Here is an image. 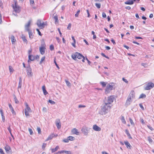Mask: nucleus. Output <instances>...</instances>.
I'll return each instance as SVG.
<instances>
[{
  "mask_svg": "<svg viewBox=\"0 0 154 154\" xmlns=\"http://www.w3.org/2000/svg\"><path fill=\"white\" fill-rule=\"evenodd\" d=\"M111 106L110 104L105 103L103 106L102 107L101 111L99 113L100 114L103 115L106 114L111 108Z\"/></svg>",
  "mask_w": 154,
  "mask_h": 154,
  "instance_id": "1",
  "label": "nucleus"
},
{
  "mask_svg": "<svg viewBox=\"0 0 154 154\" xmlns=\"http://www.w3.org/2000/svg\"><path fill=\"white\" fill-rule=\"evenodd\" d=\"M114 85L115 84L113 82L110 83L108 84L105 89V93L106 94L109 93L111 90H113Z\"/></svg>",
  "mask_w": 154,
  "mask_h": 154,
  "instance_id": "2",
  "label": "nucleus"
},
{
  "mask_svg": "<svg viewBox=\"0 0 154 154\" xmlns=\"http://www.w3.org/2000/svg\"><path fill=\"white\" fill-rule=\"evenodd\" d=\"M25 104L26 107L24 109L25 115L26 117L29 116H30L29 113L31 112L32 110L27 103H25Z\"/></svg>",
  "mask_w": 154,
  "mask_h": 154,
  "instance_id": "3",
  "label": "nucleus"
},
{
  "mask_svg": "<svg viewBox=\"0 0 154 154\" xmlns=\"http://www.w3.org/2000/svg\"><path fill=\"white\" fill-rule=\"evenodd\" d=\"M13 8L16 13H19L20 11V7L17 5L16 1L14 2V4L13 5Z\"/></svg>",
  "mask_w": 154,
  "mask_h": 154,
  "instance_id": "4",
  "label": "nucleus"
},
{
  "mask_svg": "<svg viewBox=\"0 0 154 154\" xmlns=\"http://www.w3.org/2000/svg\"><path fill=\"white\" fill-rule=\"evenodd\" d=\"M46 45L44 42H42L41 44V47L39 48V51L41 54L43 55L45 53V46Z\"/></svg>",
  "mask_w": 154,
  "mask_h": 154,
  "instance_id": "5",
  "label": "nucleus"
},
{
  "mask_svg": "<svg viewBox=\"0 0 154 154\" xmlns=\"http://www.w3.org/2000/svg\"><path fill=\"white\" fill-rule=\"evenodd\" d=\"M90 129L86 126H83L82 129L81 131L85 135H87L88 133V132Z\"/></svg>",
  "mask_w": 154,
  "mask_h": 154,
  "instance_id": "6",
  "label": "nucleus"
},
{
  "mask_svg": "<svg viewBox=\"0 0 154 154\" xmlns=\"http://www.w3.org/2000/svg\"><path fill=\"white\" fill-rule=\"evenodd\" d=\"M154 87L153 83L149 82L146 84V86L145 88V90H149Z\"/></svg>",
  "mask_w": 154,
  "mask_h": 154,
  "instance_id": "7",
  "label": "nucleus"
},
{
  "mask_svg": "<svg viewBox=\"0 0 154 154\" xmlns=\"http://www.w3.org/2000/svg\"><path fill=\"white\" fill-rule=\"evenodd\" d=\"M37 25L38 27L42 29L43 28H44L45 24V23L44 22L42 23L41 20H38L37 21Z\"/></svg>",
  "mask_w": 154,
  "mask_h": 154,
  "instance_id": "8",
  "label": "nucleus"
},
{
  "mask_svg": "<svg viewBox=\"0 0 154 154\" xmlns=\"http://www.w3.org/2000/svg\"><path fill=\"white\" fill-rule=\"evenodd\" d=\"M114 99L113 96H111L108 97L107 102L106 103L109 104H111L113 102Z\"/></svg>",
  "mask_w": 154,
  "mask_h": 154,
  "instance_id": "9",
  "label": "nucleus"
},
{
  "mask_svg": "<svg viewBox=\"0 0 154 154\" xmlns=\"http://www.w3.org/2000/svg\"><path fill=\"white\" fill-rule=\"evenodd\" d=\"M26 72L28 76H31L32 75V69L29 66L27 68Z\"/></svg>",
  "mask_w": 154,
  "mask_h": 154,
  "instance_id": "10",
  "label": "nucleus"
},
{
  "mask_svg": "<svg viewBox=\"0 0 154 154\" xmlns=\"http://www.w3.org/2000/svg\"><path fill=\"white\" fill-rule=\"evenodd\" d=\"M31 21V20H29L25 26V30L27 31H29V30H30L29 27L30 26Z\"/></svg>",
  "mask_w": 154,
  "mask_h": 154,
  "instance_id": "11",
  "label": "nucleus"
},
{
  "mask_svg": "<svg viewBox=\"0 0 154 154\" xmlns=\"http://www.w3.org/2000/svg\"><path fill=\"white\" fill-rule=\"evenodd\" d=\"M55 123L58 129H59L60 128L61 125L60 120L59 119H57Z\"/></svg>",
  "mask_w": 154,
  "mask_h": 154,
  "instance_id": "12",
  "label": "nucleus"
},
{
  "mask_svg": "<svg viewBox=\"0 0 154 154\" xmlns=\"http://www.w3.org/2000/svg\"><path fill=\"white\" fill-rule=\"evenodd\" d=\"M93 130L96 131H100L101 130V128L98 127L97 125H93Z\"/></svg>",
  "mask_w": 154,
  "mask_h": 154,
  "instance_id": "13",
  "label": "nucleus"
},
{
  "mask_svg": "<svg viewBox=\"0 0 154 154\" xmlns=\"http://www.w3.org/2000/svg\"><path fill=\"white\" fill-rule=\"evenodd\" d=\"M71 132L73 134H75L77 135L79 134V132L78 131V130L76 128H74L72 129L71 131Z\"/></svg>",
  "mask_w": 154,
  "mask_h": 154,
  "instance_id": "14",
  "label": "nucleus"
},
{
  "mask_svg": "<svg viewBox=\"0 0 154 154\" xmlns=\"http://www.w3.org/2000/svg\"><path fill=\"white\" fill-rule=\"evenodd\" d=\"M57 134L55 135L53 134H52L50 135L47 138V140H48L52 139L53 137H57Z\"/></svg>",
  "mask_w": 154,
  "mask_h": 154,
  "instance_id": "15",
  "label": "nucleus"
},
{
  "mask_svg": "<svg viewBox=\"0 0 154 154\" xmlns=\"http://www.w3.org/2000/svg\"><path fill=\"white\" fill-rule=\"evenodd\" d=\"M135 93L134 91H132L131 92L128 96L131 97V98H134L135 97Z\"/></svg>",
  "mask_w": 154,
  "mask_h": 154,
  "instance_id": "16",
  "label": "nucleus"
},
{
  "mask_svg": "<svg viewBox=\"0 0 154 154\" xmlns=\"http://www.w3.org/2000/svg\"><path fill=\"white\" fill-rule=\"evenodd\" d=\"M8 105H9V108L11 110V112H12L13 114L15 115L16 112H15V111L14 110V109H13V107H12L11 105V104L9 103Z\"/></svg>",
  "mask_w": 154,
  "mask_h": 154,
  "instance_id": "17",
  "label": "nucleus"
},
{
  "mask_svg": "<svg viewBox=\"0 0 154 154\" xmlns=\"http://www.w3.org/2000/svg\"><path fill=\"white\" fill-rule=\"evenodd\" d=\"M75 54H76L77 57L79 59H81L83 57V56L82 54L78 52H76Z\"/></svg>",
  "mask_w": 154,
  "mask_h": 154,
  "instance_id": "18",
  "label": "nucleus"
},
{
  "mask_svg": "<svg viewBox=\"0 0 154 154\" xmlns=\"http://www.w3.org/2000/svg\"><path fill=\"white\" fill-rule=\"evenodd\" d=\"M131 97H128V98L126 101V105H130L131 103Z\"/></svg>",
  "mask_w": 154,
  "mask_h": 154,
  "instance_id": "19",
  "label": "nucleus"
},
{
  "mask_svg": "<svg viewBox=\"0 0 154 154\" xmlns=\"http://www.w3.org/2000/svg\"><path fill=\"white\" fill-rule=\"evenodd\" d=\"M125 4L126 5H131L134 4L133 1L131 0H128L125 2Z\"/></svg>",
  "mask_w": 154,
  "mask_h": 154,
  "instance_id": "20",
  "label": "nucleus"
},
{
  "mask_svg": "<svg viewBox=\"0 0 154 154\" xmlns=\"http://www.w3.org/2000/svg\"><path fill=\"white\" fill-rule=\"evenodd\" d=\"M124 143L125 144L127 148H129L130 149H131V146L128 141H125L124 142Z\"/></svg>",
  "mask_w": 154,
  "mask_h": 154,
  "instance_id": "21",
  "label": "nucleus"
},
{
  "mask_svg": "<svg viewBox=\"0 0 154 154\" xmlns=\"http://www.w3.org/2000/svg\"><path fill=\"white\" fill-rule=\"evenodd\" d=\"M22 79L21 77H20L19 78V82L18 88H21L22 86Z\"/></svg>",
  "mask_w": 154,
  "mask_h": 154,
  "instance_id": "22",
  "label": "nucleus"
},
{
  "mask_svg": "<svg viewBox=\"0 0 154 154\" xmlns=\"http://www.w3.org/2000/svg\"><path fill=\"white\" fill-rule=\"evenodd\" d=\"M5 149L6 152L8 153L10 152V150H11V148L10 147L8 146H7L5 147Z\"/></svg>",
  "mask_w": 154,
  "mask_h": 154,
  "instance_id": "23",
  "label": "nucleus"
},
{
  "mask_svg": "<svg viewBox=\"0 0 154 154\" xmlns=\"http://www.w3.org/2000/svg\"><path fill=\"white\" fill-rule=\"evenodd\" d=\"M59 149V146H57L55 148L51 149L52 153L54 152Z\"/></svg>",
  "mask_w": 154,
  "mask_h": 154,
  "instance_id": "24",
  "label": "nucleus"
},
{
  "mask_svg": "<svg viewBox=\"0 0 154 154\" xmlns=\"http://www.w3.org/2000/svg\"><path fill=\"white\" fill-rule=\"evenodd\" d=\"M42 89L43 90L44 94L45 95H46L48 94V92L46 91L45 89V86H43L42 87Z\"/></svg>",
  "mask_w": 154,
  "mask_h": 154,
  "instance_id": "25",
  "label": "nucleus"
},
{
  "mask_svg": "<svg viewBox=\"0 0 154 154\" xmlns=\"http://www.w3.org/2000/svg\"><path fill=\"white\" fill-rule=\"evenodd\" d=\"M11 39L12 44H14L16 41V39H15L14 36L13 35H12L11 37Z\"/></svg>",
  "mask_w": 154,
  "mask_h": 154,
  "instance_id": "26",
  "label": "nucleus"
},
{
  "mask_svg": "<svg viewBox=\"0 0 154 154\" xmlns=\"http://www.w3.org/2000/svg\"><path fill=\"white\" fill-rule=\"evenodd\" d=\"M125 132L126 134H127L128 136V137L130 139H132V137L131 136V135L129 133V131L128 130L126 129L125 130Z\"/></svg>",
  "mask_w": 154,
  "mask_h": 154,
  "instance_id": "27",
  "label": "nucleus"
},
{
  "mask_svg": "<svg viewBox=\"0 0 154 154\" xmlns=\"http://www.w3.org/2000/svg\"><path fill=\"white\" fill-rule=\"evenodd\" d=\"M34 57L31 55L29 54V60H30L31 61H33L34 60Z\"/></svg>",
  "mask_w": 154,
  "mask_h": 154,
  "instance_id": "28",
  "label": "nucleus"
},
{
  "mask_svg": "<svg viewBox=\"0 0 154 154\" xmlns=\"http://www.w3.org/2000/svg\"><path fill=\"white\" fill-rule=\"evenodd\" d=\"M21 38L23 41L26 44H27L28 41L27 39H26V37L23 35H22Z\"/></svg>",
  "mask_w": 154,
  "mask_h": 154,
  "instance_id": "29",
  "label": "nucleus"
},
{
  "mask_svg": "<svg viewBox=\"0 0 154 154\" xmlns=\"http://www.w3.org/2000/svg\"><path fill=\"white\" fill-rule=\"evenodd\" d=\"M29 33V37L30 38H33V35H32V32L30 31V30H29V31H28Z\"/></svg>",
  "mask_w": 154,
  "mask_h": 154,
  "instance_id": "30",
  "label": "nucleus"
},
{
  "mask_svg": "<svg viewBox=\"0 0 154 154\" xmlns=\"http://www.w3.org/2000/svg\"><path fill=\"white\" fill-rule=\"evenodd\" d=\"M54 19L55 20V23H56L58 22V17L57 16H55L54 17Z\"/></svg>",
  "mask_w": 154,
  "mask_h": 154,
  "instance_id": "31",
  "label": "nucleus"
},
{
  "mask_svg": "<svg viewBox=\"0 0 154 154\" xmlns=\"http://www.w3.org/2000/svg\"><path fill=\"white\" fill-rule=\"evenodd\" d=\"M9 68L10 72L11 74L13 72L14 70L12 67L11 66H9Z\"/></svg>",
  "mask_w": 154,
  "mask_h": 154,
  "instance_id": "32",
  "label": "nucleus"
},
{
  "mask_svg": "<svg viewBox=\"0 0 154 154\" xmlns=\"http://www.w3.org/2000/svg\"><path fill=\"white\" fill-rule=\"evenodd\" d=\"M14 99L15 101V102L16 103H19V101L17 99L16 96L15 95H14Z\"/></svg>",
  "mask_w": 154,
  "mask_h": 154,
  "instance_id": "33",
  "label": "nucleus"
},
{
  "mask_svg": "<svg viewBox=\"0 0 154 154\" xmlns=\"http://www.w3.org/2000/svg\"><path fill=\"white\" fill-rule=\"evenodd\" d=\"M121 120H122V121L123 123L124 124H125L126 123V121L125 119V118L123 116H122V117Z\"/></svg>",
  "mask_w": 154,
  "mask_h": 154,
  "instance_id": "34",
  "label": "nucleus"
},
{
  "mask_svg": "<svg viewBox=\"0 0 154 154\" xmlns=\"http://www.w3.org/2000/svg\"><path fill=\"white\" fill-rule=\"evenodd\" d=\"M95 6L98 8H100L101 7V4L100 3H96L95 4Z\"/></svg>",
  "mask_w": 154,
  "mask_h": 154,
  "instance_id": "35",
  "label": "nucleus"
},
{
  "mask_svg": "<svg viewBox=\"0 0 154 154\" xmlns=\"http://www.w3.org/2000/svg\"><path fill=\"white\" fill-rule=\"evenodd\" d=\"M72 57L73 59L75 60H76L77 57V56H76V54L75 53V54H72Z\"/></svg>",
  "mask_w": 154,
  "mask_h": 154,
  "instance_id": "36",
  "label": "nucleus"
},
{
  "mask_svg": "<svg viewBox=\"0 0 154 154\" xmlns=\"http://www.w3.org/2000/svg\"><path fill=\"white\" fill-rule=\"evenodd\" d=\"M31 6H33L35 5L34 0H29Z\"/></svg>",
  "mask_w": 154,
  "mask_h": 154,
  "instance_id": "37",
  "label": "nucleus"
},
{
  "mask_svg": "<svg viewBox=\"0 0 154 154\" xmlns=\"http://www.w3.org/2000/svg\"><path fill=\"white\" fill-rule=\"evenodd\" d=\"M146 95L145 94H142L140 95L139 98H145L146 97Z\"/></svg>",
  "mask_w": 154,
  "mask_h": 154,
  "instance_id": "38",
  "label": "nucleus"
},
{
  "mask_svg": "<svg viewBox=\"0 0 154 154\" xmlns=\"http://www.w3.org/2000/svg\"><path fill=\"white\" fill-rule=\"evenodd\" d=\"M68 138L69 140L72 141L74 140L75 138L73 137L70 136L68 137Z\"/></svg>",
  "mask_w": 154,
  "mask_h": 154,
  "instance_id": "39",
  "label": "nucleus"
},
{
  "mask_svg": "<svg viewBox=\"0 0 154 154\" xmlns=\"http://www.w3.org/2000/svg\"><path fill=\"white\" fill-rule=\"evenodd\" d=\"M80 12V10H78L77 12L75 14V17H77L79 16V15Z\"/></svg>",
  "mask_w": 154,
  "mask_h": 154,
  "instance_id": "40",
  "label": "nucleus"
},
{
  "mask_svg": "<svg viewBox=\"0 0 154 154\" xmlns=\"http://www.w3.org/2000/svg\"><path fill=\"white\" fill-rule=\"evenodd\" d=\"M45 56L43 57H42L40 62V64H41L42 63L43 61L45 60Z\"/></svg>",
  "mask_w": 154,
  "mask_h": 154,
  "instance_id": "41",
  "label": "nucleus"
},
{
  "mask_svg": "<svg viewBox=\"0 0 154 154\" xmlns=\"http://www.w3.org/2000/svg\"><path fill=\"white\" fill-rule=\"evenodd\" d=\"M100 83L103 87H104L106 86V83L104 82H101Z\"/></svg>",
  "mask_w": 154,
  "mask_h": 154,
  "instance_id": "42",
  "label": "nucleus"
},
{
  "mask_svg": "<svg viewBox=\"0 0 154 154\" xmlns=\"http://www.w3.org/2000/svg\"><path fill=\"white\" fill-rule=\"evenodd\" d=\"M65 82H66V84L67 86H71V83L69 82V81H67V80H66Z\"/></svg>",
  "mask_w": 154,
  "mask_h": 154,
  "instance_id": "43",
  "label": "nucleus"
},
{
  "mask_svg": "<svg viewBox=\"0 0 154 154\" xmlns=\"http://www.w3.org/2000/svg\"><path fill=\"white\" fill-rule=\"evenodd\" d=\"M37 130L38 131V134H40L41 133V131L40 128L38 127L37 128Z\"/></svg>",
  "mask_w": 154,
  "mask_h": 154,
  "instance_id": "44",
  "label": "nucleus"
},
{
  "mask_svg": "<svg viewBox=\"0 0 154 154\" xmlns=\"http://www.w3.org/2000/svg\"><path fill=\"white\" fill-rule=\"evenodd\" d=\"M64 153H65L67 154H71V152L69 151H66V150H64Z\"/></svg>",
  "mask_w": 154,
  "mask_h": 154,
  "instance_id": "45",
  "label": "nucleus"
},
{
  "mask_svg": "<svg viewBox=\"0 0 154 154\" xmlns=\"http://www.w3.org/2000/svg\"><path fill=\"white\" fill-rule=\"evenodd\" d=\"M48 102L52 104H55V102L54 101H53L51 100H49Z\"/></svg>",
  "mask_w": 154,
  "mask_h": 154,
  "instance_id": "46",
  "label": "nucleus"
},
{
  "mask_svg": "<svg viewBox=\"0 0 154 154\" xmlns=\"http://www.w3.org/2000/svg\"><path fill=\"white\" fill-rule=\"evenodd\" d=\"M101 55L103 57H104L106 58L109 59V57H108L106 56L103 53H101Z\"/></svg>",
  "mask_w": 154,
  "mask_h": 154,
  "instance_id": "47",
  "label": "nucleus"
},
{
  "mask_svg": "<svg viewBox=\"0 0 154 154\" xmlns=\"http://www.w3.org/2000/svg\"><path fill=\"white\" fill-rule=\"evenodd\" d=\"M148 140L150 143H151L152 142V140L150 137H148Z\"/></svg>",
  "mask_w": 154,
  "mask_h": 154,
  "instance_id": "48",
  "label": "nucleus"
},
{
  "mask_svg": "<svg viewBox=\"0 0 154 154\" xmlns=\"http://www.w3.org/2000/svg\"><path fill=\"white\" fill-rule=\"evenodd\" d=\"M54 63L55 64V65H56L57 68L58 69H59L60 68H59V66H58V65H57V63H56V61L55 59L54 60Z\"/></svg>",
  "mask_w": 154,
  "mask_h": 154,
  "instance_id": "49",
  "label": "nucleus"
},
{
  "mask_svg": "<svg viewBox=\"0 0 154 154\" xmlns=\"http://www.w3.org/2000/svg\"><path fill=\"white\" fill-rule=\"evenodd\" d=\"M29 132L30 134V135H32L33 133V132L32 129L30 128H29Z\"/></svg>",
  "mask_w": 154,
  "mask_h": 154,
  "instance_id": "50",
  "label": "nucleus"
},
{
  "mask_svg": "<svg viewBox=\"0 0 154 154\" xmlns=\"http://www.w3.org/2000/svg\"><path fill=\"white\" fill-rule=\"evenodd\" d=\"M129 120L130 121V122L132 125H134V123L133 121V120L130 118H129Z\"/></svg>",
  "mask_w": 154,
  "mask_h": 154,
  "instance_id": "51",
  "label": "nucleus"
},
{
  "mask_svg": "<svg viewBox=\"0 0 154 154\" xmlns=\"http://www.w3.org/2000/svg\"><path fill=\"white\" fill-rule=\"evenodd\" d=\"M50 49L51 51H52L54 49V46L53 45H51L50 46Z\"/></svg>",
  "mask_w": 154,
  "mask_h": 154,
  "instance_id": "52",
  "label": "nucleus"
},
{
  "mask_svg": "<svg viewBox=\"0 0 154 154\" xmlns=\"http://www.w3.org/2000/svg\"><path fill=\"white\" fill-rule=\"evenodd\" d=\"M71 26V23H69L68 24V26L67 27V29H68V30L70 29Z\"/></svg>",
  "mask_w": 154,
  "mask_h": 154,
  "instance_id": "53",
  "label": "nucleus"
},
{
  "mask_svg": "<svg viewBox=\"0 0 154 154\" xmlns=\"http://www.w3.org/2000/svg\"><path fill=\"white\" fill-rule=\"evenodd\" d=\"M36 30L38 32V34H39V35L40 36H42V34L41 32H40L39 31V29H36Z\"/></svg>",
  "mask_w": 154,
  "mask_h": 154,
  "instance_id": "54",
  "label": "nucleus"
},
{
  "mask_svg": "<svg viewBox=\"0 0 154 154\" xmlns=\"http://www.w3.org/2000/svg\"><path fill=\"white\" fill-rule=\"evenodd\" d=\"M46 144L45 143H43L42 145V148L43 149H45V147H46Z\"/></svg>",
  "mask_w": 154,
  "mask_h": 154,
  "instance_id": "55",
  "label": "nucleus"
},
{
  "mask_svg": "<svg viewBox=\"0 0 154 154\" xmlns=\"http://www.w3.org/2000/svg\"><path fill=\"white\" fill-rule=\"evenodd\" d=\"M63 141L65 143H68L69 141V140H68V139H65L63 140Z\"/></svg>",
  "mask_w": 154,
  "mask_h": 154,
  "instance_id": "56",
  "label": "nucleus"
},
{
  "mask_svg": "<svg viewBox=\"0 0 154 154\" xmlns=\"http://www.w3.org/2000/svg\"><path fill=\"white\" fill-rule=\"evenodd\" d=\"M8 130L9 131V132H10V134H11V129L10 128V126H9L8 128Z\"/></svg>",
  "mask_w": 154,
  "mask_h": 154,
  "instance_id": "57",
  "label": "nucleus"
},
{
  "mask_svg": "<svg viewBox=\"0 0 154 154\" xmlns=\"http://www.w3.org/2000/svg\"><path fill=\"white\" fill-rule=\"evenodd\" d=\"M0 154H5L3 150L2 149H0Z\"/></svg>",
  "mask_w": 154,
  "mask_h": 154,
  "instance_id": "58",
  "label": "nucleus"
},
{
  "mask_svg": "<svg viewBox=\"0 0 154 154\" xmlns=\"http://www.w3.org/2000/svg\"><path fill=\"white\" fill-rule=\"evenodd\" d=\"M102 15L103 17V18H105L106 17V15L104 12H103L102 13Z\"/></svg>",
  "mask_w": 154,
  "mask_h": 154,
  "instance_id": "59",
  "label": "nucleus"
},
{
  "mask_svg": "<svg viewBox=\"0 0 154 154\" xmlns=\"http://www.w3.org/2000/svg\"><path fill=\"white\" fill-rule=\"evenodd\" d=\"M122 80L126 83H128V81L126 79H125L124 78H122Z\"/></svg>",
  "mask_w": 154,
  "mask_h": 154,
  "instance_id": "60",
  "label": "nucleus"
},
{
  "mask_svg": "<svg viewBox=\"0 0 154 154\" xmlns=\"http://www.w3.org/2000/svg\"><path fill=\"white\" fill-rule=\"evenodd\" d=\"M147 127L150 129L151 131H152L153 130V129L149 125H148L147 126Z\"/></svg>",
  "mask_w": 154,
  "mask_h": 154,
  "instance_id": "61",
  "label": "nucleus"
},
{
  "mask_svg": "<svg viewBox=\"0 0 154 154\" xmlns=\"http://www.w3.org/2000/svg\"><path fill=\"white\" fill-rule=\"evenodd\" d=\"M58 31H59V34H60V37H62V33H61V31H60V29L59 28H58Z\"/></svg>",
  "mask_w": 154,
  "mask_h": 154,
  "instance_id": "62",
  "label": "nucleus"
},
{
  "mask_svg": "<svg viewBox=\"0 0 154 154\" xmlns=\"http://www.w3.org/2000/svg\"><path fill=\"white\" fill-rule=\"evenodd\" d=\"M135 39H142V38L139 36H136L135 37Z\"/></svg>",
  "mask_w": 154,
  "mask_h": 154,
  "instance_id": "63",
  "label": "nucleus"
},
{
  "mask_svg": "<svg viewBox=\"0 0 154 154\" xmlns=\"http://www.w3.org/2000/svg\"><path fill=\"white\" fill-rule=\"evenodd\" d=\"M140 121L141 122V123L143 124V125L145 123V122H144V120L143 119H140Z\"/></svg>",
  "mask_w": 154,
  "mask_h": 154,
  "instance_id": "64",
  "label": "nucleus"
}]
</instances>
